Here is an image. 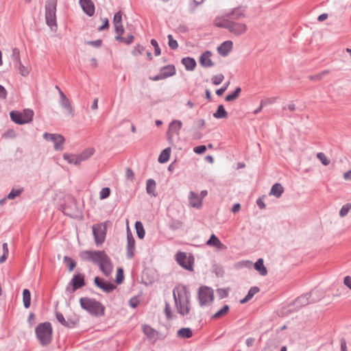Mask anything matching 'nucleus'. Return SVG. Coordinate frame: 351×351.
I'll use <instances>...</instances> for the list:
<instances>
[{"label":"nucleus","instance_id":"f257e3e1","mask_svg":"<svg viewBox=\"0 0 351 351\" xmlns=\"http://www.w3.org/2000/svg\"><path fill=\"white\" fill-rule=\"evenodd\" d=\"M82 257L97 265L103 274L108 277L112 272L113 265L110 257L104 250H87L82 253Z\"/></svg>","mask_w":351,"mask_h":351},{"label":"nucleus","instance_id":"f03ea898","mask_svg":"<svg viewBox=\"0 0 351 351\" xmlns=\"http://www.w3.org/2000/svg\"><path fill=\"white\" fill-rule=\"evenodd\" d=\"M173 297L177 312L182 316L187 315L190 312L191 295L186 286L180 289L176 287L173 289Z\"/></svg>","mask_w":351,"mask_h":351},{"label":"nucleus","instance_id":"7ed1b4c3","mask_svg":"<svg viewBox=\"0 0 351 351\" xmlns=\"http://www.w3.org/2000/svg\"><path fill=\"white\" fill-rule=\"evenodd\" d=\"M80 304L82 309L93 317H99L105 315V306L95 298H81Z\"/></svg>","mask_w":351,"mask_h":351},{"label":"nucleus","instance_id":"20e7f679","mask_svg":"<svg viewBox=\"0 0 351 351\" xmlns=\"http://www.w3.org/2000/svg\"><path fill=\"white\" fill-rule=\"evenodd\" d=\"M36 339L43 347L51 343L53 337V328L49 322L40 323L35 328Z\"/></svg>","mask_w":351,"mask_h":351},{"label":"nucleus","instance_id":"39448f33","mask_svg":"<svg viewBox=\"0 0 351 351\" xmlns=\"http://www.w3.org/2000/svg\"><path fill=\"white\" fill-rule=\"evenodd\" d=\"M317 293V291L313 290L309 293H306L298 297L289 304V311H297L302 306H304L310 303L316 302L319 300V297L314 298L312 296L316 295Z\"/></svg>","mask_w":351,"mask_h":351},{"label":"nucleus","instance_id":"423d86ee","mask_svg":"<svg viewBox=\"0 0 351 351\" xmlns=\"http://www.w3.org/2000/svg\"><path fill=\"white\" fill-rule=\"evenodd\" d=\"M34 112L32 109L25 108L23 112L12 110L10 112L11 120L16 124L23 125L32 121Z\"/></svg>","mask_w":351,"mask_h":351},{"label":"nucleus","instance_id":"0eeeda50","mask_svg":"<svg viewBox=\"0 0 351 351\" xmlns=\"http://www.w3.org/2000/svg\"><path fill=\"white\" fill-rule=\"evenodd\" d=\"M58 0H47L45 3L46 24L51 29L57 27L56 7Z\"/></svg>","mask_w":351,"mask_h":351},{"label":"nucleus","instance_id":"6e6552de","mask_svg":"<svg viewBox=\"0 0 351 351\" xmlns=\"http://www.w3.org/2000/svg\"><path fill=\"white\" fill-rule=\"evenodd\" d=\"M86 285L85 276L82 273L75 274L66 288V292L70 294Z\"/></svg>","mask_w":351,"mask_h":351},{"label":"nucleus","instance_id":"1a4fd4ad","mask_svg":"<svg viewBox=\"0 0 351 351\" xmlns=\"http://www.w3.org/2000/svg\"><path fill=\"white\" fill-rule=\"evenodd\" d=\"M198 299L200 306L209 305L214 300L213 290L206 286L201 287L198 291Z\"/></svg>","mask_w":351,"mask_h":351},{"label":"nucleus","instance_id":"9d476101","mask_svg":"<svg viewBox=\"0 0 351 351\" xmlns=\"http://www.w3.org/2000/svg\"><path fill=\"white\" fill-rule=\"evenodd\" d=\"M176 261L182 268L188 271H193L194 257L192 255L187 256L185 252H178L176 254Z\"/></svg>","mask_w":351,"mask_h":351},{"label":"nucleus","instance_id":"9b49d317","mask_svg":"<svg viewBox=\"0 0 351 351\" xmlns=\"http://www.w3.org/2000/svg\"><path fill=\"white\" fill-rule=\"evenodd\" d=\"M43 138L47 141H51L53 143L55 150L61 151L64 149L65 139L62 135L45 132L43 134Z\"/></svg>","mask_w":351,"mask_h":351},{"label":"nucleus","instance_id":"f8f14e48","mask_svg":"<svg viewBox=\"0 0 351 351\" xmlns=\"http://www.w3.org/2000/svg\"><path fill=\"white\" fill-rule=\"evenodd\" d=\"M92 229L95 242L97 246H99L105 241L106 228L104 225L99 223L93 225Z\"/></svg>","mask_w":351,"mask_h":351},{"label":"nucleus","instance_id":"ddd939ff","mask_svg":"<svg viewBox=\"0 0 351 351\" xmlns=\"http://www.w3.org/2000/svg\"><path fill=\"white\" fill-rule=\"evenodd\" d=\"M94 284L96 287L106 293H111L117 288V286L114 283L106 281L99 276L95 277Z\"/></svg>","mask_w":351,"mask_h":351},{"label":"nucleus","instance_id":"4468645a","mask_svg":"<svg viewBox=\"0 0 351 351\" xmlns=\"http://www.w3.org/2000/svg\"><path fill=\"white\" fill-rule=\"evenodd\" d=\"M135 239L130 231L129 227L127 228V247L126 257L128 259H132L134 256Z\"/></svg>","mask_w":351,"mask_h":351},{"label":"nucleus","instance_id":"2eb2a0df","mask_svg":"<svg viewBox=\"0 0 351 351\" xmlns=\"http://www.w3.org/2000/svg\"><path fill=\"white\" fill-rule=\"evenodd\" d=\"M230 33L235 36H240L247 31V25L243 23H238L231 20L228 29Z\"/></svg>","mask_w":351,"mask_h":351},{"label":"nucleus","instance_id":"dca6fc26","mask_svg":"<svg viewBox=\"0 0 351 351\" xmlns=\"http://www.w3.org/2000/svg\"><path fill=\"white\" fill-rule=\"evenodd\" d=\"M60 106L71 117L74 116V110L71 106V101L64 93H60Z\"/></svg>","mask_w":351,"mask_h":351},{"label":"nucleus","instance_id":"f3484780","mask_svg":"<svg viewBox=\"0 0 351 351\" xmlns=\"http://www.w3.org/2000/svg\"><path fill=\"white\" fill-rule=\"evenodd\" d=\"M79 3L83 12L88 16H92L95 14V7L91 0H79Z\"/></svg>","mask_w":351,"mask_h":351},{"label":"nucleus","instance_id":"a211bd4d","mask_svg":"<svg viewBox=\"0 0 351 351\" xmlns=\"http://www.w3.org/2000/svg\"><path fill=\"white\" fill-rule=\"evenodd\" d=\"M226 16L229 18L230 20L236 21L245 17V9L240 6L234 8L230 12L226 13Z\"/></svg>","mask_w":351,"mask_h":351},{"label":"nucleus","instance_id":"6ab92c4d","mask_svg":"<svg viewBox=\"0 0 351 351\" xmlns=\"http://www.w3.org/2000/svg\"><path fill=\"white\" fill-rule=\"evenodd\" d=\"M211 55V51L208 50L205 51L201 54L199 58V62L202 66L208 68L214 65L213 62L210 59Z\"/></svg>","mask_w":351,"mask_h":351},{"label":"nucleus","instance_id":"aec40b11","mask_svg":"<svg viewBox=\"0 0 351 351\" xmlns=\"http://www.w3.org/2000/svg\"><path fill=\"white\" fill-rule=\"evenodd\" d=\"M232 46L233 43L231 40H226L217 47V51L221 56L225 57L231 51Z\"/></svg>","mask_w":351,"mask_h":351},{"label":"nucleus","instance_id":"412c9836","mask_svg":"<svg viewBox=\"0 0 351 351\" xmlns=\"http://www.w3.org/2000/svg\"><path fill=\"white\" fill-rule=\"evenodd\" d=\"M143 332L149 339L154 340V341H156L158 332L152 328L150 326L147 324L143 325Z\"/></svg>","mask_w":351,"mask_h":351},{"label":"nucleus","instance_id":"4be33fe9","mask_svg":"<svg viewBox=\"0 0 351 351\" xmlns=\"http://www.w3.org/2000/svg\"><path fill=\"white\" fill-rule=\"evenodd\" d=\"M231 20L226 16V14L221 17H217L214 21V24L216 27L228 29Z\"/></svg>","mask_w":351,"mask_h":351},{"label":"nucleus","instance_id":"5701e85b","mask_svg":"<svg viewBox=\"0 0 351 351\" xmlns=\"http://www.w3.org/2000/svg\"><path fill=\"white\" fill-rule=\"evenodd\" d=\"M181 63L184 66L185 69L189 71H193L197 66L196 60L191 57L182 58Z\"/></svg>","mask_w":351,"mask_h":351},{"label":"nucleus","instance_id":"b1692460","mask_svg":"<svg viewBox=\"0 0 351 351\" xmlns=\"http://www.w3.org/2000/svg\"><path fill=\"white\" fill-rule=\"evenodd\" d=\"M189 199L191 206L197 208L202 206V201L201 200V198H199L198 195L195 192L190 191Z\"/></svg>","mask_w":351,"mask_h":351},{"label":"nucleus","instance_id":"393cba45","mask_svg":"<svg viewBox=\"0 0 351 351\" xmlns=\"http://www.w3.org/2000/svg\"><path fill=\"white\" fill-rule=\"evenodd\" d=\"M254 269L259 273L261 276H265L267 274V269L264 265V261L263 258H258L254 263Z\"/></svg>","mask_w":351,"mask_h":351},{"label":"nucleus","instance_id":"a878e982","mask_svg":"<svg viewBox=\"0 0 351 351\" xmlns=\"http://www.w3.org/2000/svg\"><path fill=\"white\" fill-rule=\"evenodd\" d=\"M284 192V188L280 183H275L271 188L269 195L280 197Z\"/></svg>","mask_w":351,"mask_h":351},{"label":"nucleus","instance_id":"bb28decb","mask_svg":"<svg viewBox=\"0 0 351 351\" xmlns=\"http://www.w3.org/2000/svg\"><path fill=\"white\" fill-rule=\"evenodd\" d=\"M206 245L213 246L217 248H222L223 244L221 242L219 238L214 234H212L209 239L206 241Z\"/></svg>","mask_w":351,"mask_h":351},{"label":"nucleus","instance_id":"cd10ccee","mask_svg":"<svg viewBox=\"0 0 351 351\" xmlns=\"http://www.w3.org/2000/svg\"><path fill=\"white\" fill-rule=\"evenodd\" d=\"M171 152V149L169 147L164 149L160 154L158 161L161 164L167 162L169 160Z\"/></svg>","mask_w":351,"mask_h":351},{"label":"nucleus","instance_id":"c85d7f7f","mask_svg":"<svg viewBox=\"0 0 351 351\" xmlns=\"http://www.w3.org/2000/svg\"><path fill=\"white\" fill-rule=\"evenodd\" d=\"M177 336L180 339H189L193 336V331L190 328H181L178 330Z\"/></svg>","mask_w":351,"mask_h":351},{"label":"nucleus","instance_id":"c756f323","mask_svg":"<svg viewBox=\"0 0 351 351\" xmlns=\"http://www.w3.org/2000/svg\"><path fill=\"white\" fill-rule=\"evenodd\" d=\"M156 181L154 179L149 178L146 182V191L147 193L153 196H156Z\"/></svg>","mask_w":351,"mask_h":351},{"label":"nucleus","instance_id":"7c9ffc66","mask_svg":"<svg viewBox=\"0 0 351 351\" xmlns=\"http://www.w3.org/2000/svg\"><path fill=\"white\" fill-rule=\"evenodd\" d=\"M228 112L222 104L219 105L216 112L213 113V117L215 119H226L228 117Z\"/></svg>","mask_w":351,"mask_h":351},{"label":"nucleus","instance_id":"2f4dec72","mask_svg":"<svg viewBox=\"0 0 351 351\" xmlns=\"http://www.w3.org/2000/svg\"><path fill=\"white\" fill-rule=\"evenodd\" d=\"M23 302L25 308H29L31 305V292L28 289H24L23 291Z\"/></svg>","mask_w":351,"mask_h":351},{"label":"nucleus","instance_id":"473e14b6","mask_svg":"<svg viewBox=\"0 0 351 351\" xmlns=\"http://www.w3.org/2000/svg\"><path fill=\"white\" fill-rule=\"evenodd\" d=\"M162 74L169 75L168 77L173 76L176 73V69L173 64H168L160 68Z\"/></svg>","mask_w":351,"mask_h":351},{"label":"nucleus","instance_id":"72a5a7b5","mask_svg":"<svg viewBox=\"0 0 351 351\" xmlns=\"http://www.w3.org/2000/svg\"><path fill=\"white\" fill-rule=\"evenodd\" d=\"M241 92V87H239V86L237 87L232 93L226 95V96L225 97V100L228 102L234 101L235 99H237L239 97Z\"/></svg>","mask_w":351,"mask_h":351},{"label":"nucleus","instance_id":"f704fd0d","mask_svg":"<svg viewBox=\"0 0 351 351\" xmlns=\"http://www.w3.org/2000/svg\"><path fill=\"white\" fill-rule=\"evenodd\" d=\"M135 228H136L137 237L139 239H143L145 237V231L143 228V223L139 221H136Z\"/></svg>","mask_w":351,"mask_h":351},{"label":"nucleus","instance_id":"c9c22d12","mask_svg":"<svg viewBox=\"0 0 351 351\" xmlns=\"http://www.w3.org/2000/svg\"><path fill=\"white\" fill-rule=\"evenodd\" d=\"M230 310V306L228 304H225L221 308H220L218 311H217L214 315H213V319H218L228 313Z\"/></svg>","mask_w":351,"mask_h":351},{"label":"nucleus","instance_id":"e433bc0d","mask_svg":"<svg viewBox=\"0 0 351 351\" xmlns=\"http://www.w3.org/2000/svg\"><path fill=\"white\" fill-rule=\"evenodd\" d=\"M23 192V187H19L17 189L13 188L10 193L7 195L8 199H14L16 197L19 196Z\"/></svg>","mask_w":351,"mask_h":351},{"label":"nucleus","instance_id":"4c0bfd02","mask_svg":"<svg viewBox=\"0 0 351 351\" xmlns=\"http://www.w3.org/2000/svg\"><path fill=\"white\" fill-rule=\"evenodd\" d=\"M63 262L67 266L68 270L69 271H72L76 267V262L69 256H64Z\"/></svg>","mask_w":351,"mask_h":351},{"label":"nucleus","instance_id":"58836bf2","mask_svg":"<svg viewBox=\"0 0 351 351\" xmlns=\"http://www.w3.org/2000/svg\"><path fill=\"white\" fill-rule=\"evenodd\" d=\"M182 223L178 219H171L168 222V227L171 230H176L182 227Z\"/></svg>","mask_w":351,"mask_h":351},{"label":"nucleus","instance_id":"ea45409f","mask_svg":"<svg viewBox=\"0 0 351 351\" xmlns=\"http://www.w3.org/2000/svg\"><path fill=\"white\" fill-rule=\"evenodd\" d=\"M78 322H79V319L78 318H76V317H75V318L68 317L66 319V323H64V324L63 326L66 327V328H74L77 326Z\"/></svg>","mask_w":351,"mask_h":351},{"label":"nucleus","instance_id":"a19ab883","mask_svg":"<svg viewBox=\"0 0 351 351\" xmlns=\"http://www.w3.org/2000/svg\"><path fill=\"white\" fill-rule=\"evenodd\" d=\"M124 280V271L122 267H118L116 274L115 282L120 285Z\"/></svg>","mask_w":351,"mask_h":351},{"label":"nucleus","instance_id":"79ce46f5","mask_svg":"<svg viewBox=\"0 0 351 351\" xmlns=\"http://www.w3.org/2000/svg\"><path fill=\"white\" fill-rule=\"evenodd\" d=\"M11 58H12L14 65H15L17 63H20V62H21L20 51L18 48L15 47L12 49Z\"/></svg>","mask_w":351,"mask_h":351},{"label":"nucleus","instance_id":"37998d69","mask_svg":"<svg viewBox=\"0 0 351 351\" xmlns=\"http://www.w3.org/2000/svg\"><path fill=\"white\" fill-rule=\"evenodd\" d=\"M94 152L95 149L93 148H88L83 151L79 155L80 156L82 160L84 161L88 159L91 156H93Z\"/></svg>","mask_w":351,"mask_h":351},{"label":"nucleus","instance_id":"c03bdc74","mask_svg":"<svg viewBox=\"0 0 351 351\" xmlns=\"http://www.w3.org/2000/svg\"><path fill=\"white\" fill-rule=\"evenodd\" d=\"M167 38H168V45H169V48L172 50H175V49H178V41L173 38V36L171 34H169L167 36Z\"/></svg>","mask_w":351,"mask_h":351},{"label":"nucleus","instance_id":"a18cd8bd","mask_svg":"<svg viewBox=\"0 0 351 351\" xmlns=\"http://www.w3.org/2000/svg\"><path fill=\"white\" fill-rule=\"evenodd\" d=\"M350 209H351V204L350 203H347V204H344L339 210V216L341 217H343L346 216L348 215V212L350 210Z\"/></svg>","mask_w":351,"mask_h":351},{"label":"nucleus","instance_id":"49530a36","mask_svg":"<svg viewBox=\"0 0 351 351\" xmlns=\"http://www.w3.org/2000/svg\"><path fill=\"white\" fill-rule=\"evenodd\" d=\"M182 123L179 120H173L171 122L169 128L175 131L178 132L182 128Z\"/></svg>","mask_w":351,"mask_h":351},{"label":"nucleus","instance_id":"de8ad7c7","mask_svg":"<svg viewBox=\"0 0 351 351\" xmlns=\"http://www.w3.org/2000/svg\"><path fill=\"white\" fill-rule=\"evenodd\" d=\"M14 66L18 68L21 75L27 76L29 74V70L21 63V61L20 63H17Z\"/></svg>","mask_w":351,"mask_h":351},{"label":"nucleus","instance_id":"09e8293b","mask_svg":"<svg viewBox=\"0 0 351 351\" xmlns=\"http://www.w3.org/2000/svg\"><path fill=\"white\" fill-rule=\"evenodd\" d=\"M110 195V189L109 187L102 188L99 192V198L104 199L108 198Z\"/></svg>","mask_w":351,"mask_h":351},{"label":"nucleus","instance_id":"8fccbe9b","mask_svg":"<svg viewBox=\"0 0 351 351\" xmlns=\"http://www.w3.org/2000/svg\"><path fill=\"white\" fill-rule=\"evenodd\" d=\"M150 43L154 48V55L156 56H160L161 54V49L159 47L157 40L156 39H152Z\"/></svg>","mask_w":351,"mask_h":351},{"label":"nucleus","instance_id":"3c124183","mask_svg":"<svg viewBox=\"0 0 351 351\" xmlns=\"http://www.w3.org/2000/svg\"><path fill=\"white\" fill-rule=\"evenodd\" d=\"M224 79V76L223 74H218L213 75L212 77V82L214 85L220 84Z\"/></svg>","mask_w":351,"mask_h":351},{"label":"nucleus","instance_id":"603ef678","mask_svg":"<svg viewBox=\"0 0 351 351\" xmlns=\"http://www.w3.org/2000/svg\"><path fill=\"white\" fill-rule=\"evenodd\" d=\"M145 50V47L141 45H136L132 50V54L135 56H138L143 53Z\"/></svg>","mask_w":351,"mask_h":351},{"label":"nucleus","instance_id":"864d4df0","mask_svg":"<svg viewBox=\"0 0 351 351\" xmlns=\"http://www.w3.org/2000/svg\"><path fill=\"white\" fill-rule=\"evenodd\" d=\"M317 157L321 161V162L325 166L328 165L330 163V160L322 152L317 153Z\"/></svg>","mask_w":351,"mask_h":351},{"label":"nucleus","instance_id":"5fc2aeb1","mask_svg":"<svg viewBox=\"0 0 351 351\" xmlns=\"http://www.w3.org/2000/svg\"><path fill=\"white\" fill-rule=\"evenodd\" d=\"M113 23L114 25L122 24V15L120 11L114 14Z\"/></svg>","mask_w":351,"mask_h":351},{"label":"nucleus","instance_id":"6e6d98bb","mask_svg":"<svg viewBox=\"0 0 351 351\" xmlns=\"http://www.w3.org/2000/svg\"><path fill=\"white\" fill-rule=\"evenodd\" d=\"M168 75H167V74H162V73L160 71L158 74H157L153 77H150L149 79L152 81H159L161 80L168 78Z\"/></svg>","mask_w":351,"mask_h":351},{"label":"nucleus","instance_id":"4d7b16f0","mask_svg":"<svg viewBox=\"0 0 351 351\" xmlns=\"http://www.w3.org/2000/svg\"><path fill=\"white\" fill-rule=\"evenodd\" d=\"M259 287L256 286L252 287L249 289L246 295L251 300L256 293L259 292Z\"/></svg>","mask_w":351,"mask_h":351},{"label":"nucleus","instance_id":"13d9d810","mask_svg":"<svg viewBox=\"0 0 351 351\" xmlns=\"http://www.w3.org/2000/svg\"><path fill=\"white\" fill-rule=\"evenodd\" d=\"M139 303L140 301L136 296L131 298L130 300H129V305L132 308H136L138 306Z\"/></svg>","mask_w":351,"mask_h":351},{"label":"nucleus","instance_id":"bf43d9fd","mask_svg":"<svg viewBox=\"0 0 351 351\" xmlns=\"http://www.w3.org/2000/svg\"><path fill=\"white\" fill-rule=\"evenodd\" d=\"M206 151V145H202L193 148V152L197 154H202Z\"/></svg>","mask_w":351,"mask_h":351},{"label":"nucleus","instance_id":"052dcab7","mask_svg":"<svg viewBox=\"0 0 351 351\" xmlns=\"http://www.w3.org/2000/svg\"><path fill=\"white\" fill-rule=\"evenodd\" d=\"M276 99H277V97H268L265 99L261 100V102H262V106H268V105L275 103Z\"/></svg>","mask_w":351,"mask_h":351},{"label":"nucleus","instance_id":"680f3d73","mask_svg":"<svg viewBox=\"0 0 351 351\" xmlns=\"http://www.w3.org/2000/svg\"><path fill=\"white\" fill-rule=\"evenodd\" d=\"M165 313L167 319H171L173 318L170 306L167 302L165 303Z\"/></svg>","mask_w":351,"mask_h":351},{"label":"nucleus","instance_id":"e2e57ef3","mask_svg":"<svg viewBox=\"0 0 351 351\" xmlns=\"http://www.w3.org/2000/svg\"><path fill=\"white\" fill-rule=\"evenodd\" d=\"M102 21V25L98 27V31L99 32L104 31L109 27V21L107 18L103 19Z\"/></svg>","mask_w":351,"mask_h":351},{"label":"nucleus","instance_id":"0e129e2a","mask_svg":"<svg viewBox=\"0 0 351 351\" xmlns=\"http://www.w3.org/2000/svg\"><path fill=\"white\" fill-rule=\"evenodd\" d=\"M63 158L70 164H74L75 154H64Z\"/></svg>","mask_w":351,"mask_h":351},{"label":"nucleus","instance_id":"69168bd1","mask_svg":"<svg viewBox=\"0 0 351 351\" xmlns=\"http://www.w3.org/2000/svg\"><path fill=\"white\" fill-rule=\"evenodd\" d=\"M217 292L220 299L226 298L228 295V291L225 289H218Z\"/></svg>","mask_w":351,"mask_h":351},{"label":"nucleus","instance_id":"338daca9","mask_svg":"<svg viewBox=\"0 0 351 351\" xmlns=\"http://www.w3.org/2000/svg\"><path fill=\"white\" fill-rule=\"evenodd\" d=\"M56 317L57 320L63 326L64 323H66V319L64 318L63 314L60 312H56Z\"/></svg>","mask_w":351,"mask_h":351},{"label":"nucleus","instance_id":"774afa93","mask_svg":"<svg viewBox=\"0 0 351 351\" xmlns=\"http://www.w3.org/2000/svg\"><path fill=\"white\" fill-rule=\"evenodd\" d=\"M264 197L265 195H263L256 199V204L260 209H265L266 207V205L264 202Z\"/></svg>","mask_w":351,"mask_h":351}]
</instances>
